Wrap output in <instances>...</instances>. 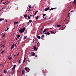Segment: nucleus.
<instances>
[{
	"label": "nucleus",
	"instance_id": "obj_1",
	"mask_svg": "<svg viewBox=\"0 0 76 76\" xmlns=\"http://www.w3.org/2000/svg\"><path fill=\"white\" fill-rule=\"evenodd\" d=\"M25 29L26 28H23L22 29H20L19 30V31L20 32V33H23L25 31Z\"/></svg>",
	"mask_w": 76,
	"mask_h": 76
},
{
	"label": "nucleus",
	"instance_id": "obj_2",
	"mask_svg": "<svg viewBox=\"0 0 76 76\" xmlns=\"http://www.w3.org/2000/svg\"><path fill=\"white\" fill-rule=\"evenodd\" d=\"M16 66V65H14L13 66V68H12V71H15V69Z\"/></svg>",
	"mask_w": 76,
	"mask_h": 76
},
{
	"label": "nucleus",
	"instance_id": "obj_3",
	"mask_svg": "<svg viewBox=\"0 0 76 76\" xmlns=\"http://www.w3.org/2000/svg\"><path fill=\"white\" fill-rule=\"evenodd\" d=\"M31 56H34L35 53H34V52H31Z\"/></svg>",
	"mask_w": 76,
	"mask_h": 76
},
{
	"label": "nucleus",
	"instance_id": "obj_4",
	"mask_svg": "<svg viewBox=\"0 0 76 76\" xmlns=\"http://www.w3.org/2000/svg\"><path fill=\"white\" fill-rule=\"evenodd\" d=\"M49 8H50V7H48V8L45 9V11H47V10H48Z\"/></svg>",
	"mask_w": 76,
	"mask_h": 76
},
{
	"label": "nucleus",
	"instance_id": "obj_5",
	"mask_svg": "<svg viewBox=\"0 0 76 76\" xmlns=\"http://www.w3.org/2000/svg\"><path fill=\"white\" fill-rule=\"evenodd\" d=\"M37 37L38 38V39H41V37H40V36H37Z\"/></svg>",
	"mask_w": 76,
	"mask_h": 76
},
{
	"label": "nucleus",
	"instance_id": "obj_6",
	"mask_svg": "<svg viewBox=\"0 0 76 76\" xmlns=\"http://www.w3.org/2000/svg\"><path fill=\"white\" fill-rule=\"evenodd\" d=\"M19 22H18V21H16L14 23V24H15V25H17V24H18V23Z\"/></svg>",
	"mask_w": 76,
	"mask_h": 76
},
{
	"label": "nucleus",
	"instance_id": "obj_7",
	"mask_svg": "<svg viewBox=\"0 0 76 76\" xmlns=\"http://www.w3.org/2000/svg\"><path fill=\"white\" fill-rule=\"evenodd\" d=\"M74 3L76 5V0H74Z\"/></svg>",
	"mask_w": 76,
	"mask_h": 76
},
{
	"label": "nucleus",
	"instance_id": "obj_8",
	"mask_svg": "<svg viewBox=\"0 0 76 76\" xmlns=\"http://www.w3.org/2000/svg\"><path fill=\"white\" fill-rule=\"evenodd\" d=\"M25 60H26V58H24V60L23 62V63H24V62H25Z\"/></svg>",
	"mask_w": 76,
	"mask_h": 76
},
{
	"label": "nucleus",
	"instance_id": "obj_9",
	"mask_svg": "<svg viewBox=\"0 0 76 76\" xmlns=\"http://www.w3.org/2000/svg\"><path fill=\"white\" fill-rule=\"evenodd\" d=\"M24 73H25V71H24V70H23L22 71V75H23L24 74Z\"/></svg>",
	"mask_w": 76,
	"mask_h": 76
},
{
	"label": "nucleus",
	"instance_id": "obj_10",
	"mask_svg": "<svg viewBox=\"0 0 76 76\" xmlns=\"http://www.w3.org/2000/svg\"><path fill=\"white\" fill-rule=\"evenodd\" d=\"M4 20V18H3V19L0 18V21H1L2 20Z\"/></svg>",
	"mask_w": 76,
	"mask_h": 76
},
{
	"label": "nucleus",
	"instance_id": "obj_11",
	"mask_svg": "<svg viewBox=\"0 0 76 76\" xmlns=\"http://www.w3.org/2000/svg\"><path fill=\"white\" fill-rule=\"evenodd\" d=\"M14 46H15V44H14L12 45L11 47V48H14Z\"/></svg>",
	"mask_w": 76,
	"mask_h": 76
},
{
	"label": "nucleus",
	"instance_id": "obj_12",
	"mask_svg": "<svg viewBox=\"0 0 76 76\" xmlns=\"http://www.w3.org/2000/svg\"><path fill=\"white\" fill-rule=\"evenodd\" d=\"M38 11H37L34 14V15H36V14H37V13H38Z\"/></svg>",
	"mask_w": 76,
	"mask_h": 76
},
{
	"label": "nucleus",
	"instance_id": "obj_13",
	"mask_svg": "<svg viewBox=\"0 0 76 76\" xmlns=\"http://www.w3.org/2000/svg\"><path fill=\"white\" fill-rule=\"evenodd\" d=\"M37 47L35 46L34 48V50H37Z\"/></svg>",
	"mask_w": 76,
	"mask_h": 76
},
{
	"label": "nucleus",
	"instance_id": "obj_14",
	"mask_svg": "<svg viewBox=\"0 0 76 76\" xmlns=\"http://www.w3.org/2000/svg\"><path fill=\"white\" fill-rule=\"evenodd\" d=\"M27 15H24V17L25 18H26V17H27Z\"/></svg>",
	"mask_w": 76,
	"mask_h": 76
},
{
	"label": "nucleus",
	"instance_id": "obj_15",
	"mask_svg": "<svg viewBox=\"0 0 76 76\" xmlns=\"http://www.w3.org/2000/svg\"><path fill=\"white\" fill-rule=\"evenodd\" d=\"M37 45H38V46H39V45H40V43H39V42H38L37 44Z\"/></svg>",
	"mask_w": 76,
	"mask_h": 76
},
{
	"label": "nucleus",
	"instance_id": "obj_16",
	"mask_svg": "<svg viewBox=\"0 0 76 76\" xmlns=\"http://www.w3.org/2000/svg\"><path fill=\"white\" fill-rule=\"evenodd\" d=\"M54 9H56V8H51V10H54Z\"/></svg>",
	"mask_w": 76,
	"mask_h": 76
},
{
	"label": "nucleus",
	"instance_id": "obj_17",
	"mask_svg": "<svg viewBox=\"0 0 76 76\" xmlns=\"http://www.w3.org/2000/svg\"><path fill=\"white\" fill-rule=\"evenodd\" d=\"M46 34L47 35H50V33L49 32H48Z\"/></svg>",
	"mask_w": 76,
	"mask_h": 76
},
{
	"label": "nucleus",
	"instance_id": "obj_18",
	"mask_svg": "<svg viewBox=\"0 0 76 76\" xmlns=\"http://www.w3.org/2000/svg\"><path fill=\"white\" fill-rule=\"evenodd\" d=\"M61 26V25H57V27H60Z\"/></svg>",
	"mask_w": 76,
	"mask_h": 76
},
{
	"label": "nucleus",
	"instance_id": "obj_19",
	"mask_svg": "<svg viewBox=\"0 0 76 76\" xmlns=\"http://www.w3.org/2000/svg\"><path fill=\"white\" fill-rule=\"evenodd\" d=\"M46 14H43V17H44V16H45Z\"/></svg>",
	"mask_w": 76,
	"mask_h": 76
},
{
	"label": "nucleus",
	"instance_id": "obj_20",
	"mask_svg": "<svg viewBox=\"0 0 76 76\" xmlns=\"http://www.w3.org/2000/svg\"><path fill=\"white\" fill-rule=\"evenodd\" d=\"M21 61V59H20L19 61V62H18V63H21V62H20V61Z\"/></svg>",
	"mask_w": 76,
	"mask_h": 76
},
{
	"label": "nucleus",
	"instance_id": "obj_21",
	"mask_svg": "<svg viewBox=\"0 0 76 76\" xmlns=\"http://www.w3.org/2000/svg\"><path fill=\"white\" fill-rule=\"evenodd\" d=\"M28 19H31V18L29 15H28Z\"/></svg>",
	"mask_w": 76,
	"mask_h": 76
},
{
	"label": "nucleus",
	"instance_id": "obj_22",
	"mask_svg": "<svg viewBox=\"0 0 76 76\" xmlns=\"http://www.w3.org/2000/svg\"><path fill=\"white\" fill-rule=\"evenodd\" d=\"M25 69L26 70H28V68L26 67L25 68Z\"/></svg>",
	"mask_w": 76,
	"mask_h": 76
},
{
	"label": "nucleus",
	"instance_id": "obj_23",
	"mask_svg": "<svg viewBox=\"0 0 76 76\" xmlns=\"http://www.w3.org/2000/svg\"><path fill=\"white\" fill-rule=\"evenodd\" d=\"M50 32L52 34H54V32H53V31H51Z\"/></svg>",
	"mask_w": 76,
	"mask_h": 76
},
{
	"label": "nucleus",
	"instance_id": "obj_24",
	"mask_svg": "<svg viewBox=\"0 0 76 76\" xmlns=\"http://www.w3.org/2000/svg\"><path fill=\"white\" fill-rule=\"evenodd\" d=\"M27 38V36H26L24 38V39H25Z\"/></svg>",
	"mask_w": 76,
	"mask_h": 76
},
{
	"label": "nucleus",
	"instance_id": "obj_25",
	"mask_svg": "<svg viewBox=\"0 0 76 76\" xmlns=\"http://www.w3.org/2000/svg\"><path fill=\"white\" fill-rule=\"evenodd\" d=\"M46 31H47V30H46V29H45L43 31V32H46Z\"/></svg>",
	"mask_w": 76,
	"mask_h": 76
},
{
	"label": "nucleus",
	"instance_id": "obj_26",
	"mask_svg": "<svg viewBox=\"0 0 76 76\" xmlns=\"http://www.w3.org/2000/svg\"><path fill=\"white\" fill-rule=\"evenodd\" d=\"M20 37V35H18V36L17 38H19Z\"/></svg>",
	"mask_w": 76,
	"mask_h": 76
},
{
	"label": "nucleus",
	"instance_id": "obj_27",
	"mask_svg": "<svg viewBox=\"0 0 76 76\" xmlns=\"http://www.w3.org/2000/svg\"><path fill=\"white\" fill-rule=\"evenodd\" d=\"M1 47H3V48H4V45H2L1 46Z\"/></svg>",
	"mask_w": 76,
	"mask_h": 76
},
{
	"label": "nucleus",
	"instance_id": "obj_28",
	"mask_svg": "<svg viewBox=\"0 0 76 76\" xmlns=\"http://www.w3.org/2000/svg\"><path fill=\"white\" fill-rule=\"evenodd\" d=\"M5 8H6V7H4L2 8V9H5Z\"/></svg>",
	"mask_w": 76,
	"mask_h": 76
},
{
	"label": "nucleus",
	"instance_id": "obj_29",
	"mask_svg": "<svg viewBox=\"0 0 76 76\" xmlns=\"http://www.w3.org/2000/svg\"><path fill=\"white\" fill-rule=\"evenodd\" d=\"M29 22H30V23H31V22H32V20H29Z\"/></svg>",
	"mask_w": 76,
	"mask_h": 76
},
{
	"label": "nucleus",
	"instance_id": "obj_30",
	"mask_svg": "<svg viewBox=\"0 0 76 76\" xmlns=\"http://www.w3.org/2000/svg\"><path fill=\"white\" fill-rule=\"evenodd\" d=\"M38 17H39L38 16H37L36 18V19H38Z\"/></svg>",
	"mask_w": 76,
	"mask_h": 76
},
{
	"label": "nucleus",
	"instance_id": "obj_31",
	"mask_svg": "<svg viewBox=\"0 0 76 76\" xmlns=\"http://www.w3.org/2000/svg\"><path fill=\"white\" fill-rule=\"evenodd\" d=\"M12 57H10L9 58V60H11V59H12Z\"/></svg>",
	"mask_w": 76,
	"mask_h": 76
},
{
	"label": "nucleus",
	"instance_id": "obj_32",
	"mask_svg": "<svg viewBox=\"0 0 76 76\" xmlns=\"http://www.w3.org/2000/svg\"><path fill=\"white\" fill-rule=\"evenodd\" d=\"M28 12H31V10L30 9H29L28 10Z\"/></svg>",
	"mask_w": 76,
	"mask_h": 76
},
{
	"label": "nucleus",
	"instance_id": "obj_33",
	"mask_svg": "<svg viewBox=\"0 0 76 76\" xmlns=\"http://www.w3.org/2000/svg\"><path fill=\"white\" fill-rule=\"evenodd\" d=\"M6 70H4V73H5V74H6Z\"/></svg>",
	"mask_w": 76,
	"mask_h": 76
},
{
	"label": "nucleus",
	"instance_id": "obj_34",
	"mask_svg": "<svg viewBox=\"0 0 76 76\" xmlns=\"http://www.w3.org/2000/svg\"><path fill=\"white\" fill-rule=\"evenodd\" d=\"M2 37H5V34H3V35H2Z\"/></svg>",
	"mask_w": 76,
	"mask_h": 76
},
{
	"label": "nucleus",
	"instance_id": "obj_35",
	"mask_svg": "<svg viewBox=\"0 0 76 76\" xmlns=\"http://www.w3.org/2000/svg\"><path fill=\"white\" fill-rule=\"evenodd\" d=\"M19 55V53H18L17 55V56H18Z\"/></svg>",
	"mask_w": 76,
	"mask_h": 76
},
{
	"label": "nucleus",
	"instance_id": "obj_36",
	"mask_svg": "<svg viewBox=\"0 0 76 76\" xmlns=\"http://www.w3.org/2000/svg\"><path fill=\"white\" fill-rule=\"evenodd\" d=\"M42 38H44V35H43L41 36Z\"/></svg>",
	"mask_w": 76,
	"mask_h": 76
},
{
	"label": "nucleus",
	"instance_id": "obj_37",
	"mask_svg": "<svg viewBox=\"0 0 76 76\" xmlns=\"http://www.w3.org/2000/svg\"><path fill=\"white\" fill-rule=\"evenodd\" d=\"M4 53V51H3L1 52V53Z\"/></svg>",
	"mask_w": 76,
	"mask_h": 76
},
{
	"label": "nucleus",
	"instance_id": "obj_38",
	"mask_svg": "<svg viewBox=\"0 0 76 76\" xmlns=\"http://www.w3.org/2000/svg\"><path fill=\"white\" fill-rule=\"evenodd\" d=\"M63 27H61L60 28V29H63Z\"/></svg>",
	"mask_w": 76,
	"mask_h": 76
},
{
	"label": "nucleus",
	"instance_id": "obj_39",
	"mask_svg": "<svg viewBox=\"0 0 76 76\" xmlns=\"http://www.w3.org/2000/svg\"><path fill=\"white\" fill-rule=\"evenodd\" d=\"M28 7H29V8H31V7L30 6H29Z\"/></svg>",
	"mask_w": 76,
	"mask_h": 76
},
{
	"label": "nucleus",
	"instance_id": "obj_40",
	"mask_svg": "<svg viewBox=\"0 0 76 76\" xmlns=\"http://www.w3.org/2000/svg\"><path fill=\"white\" fill-rule=\"evenodd\" d=\"M47 19V17H45L44 19Z\"/></svg>",
	"mask_w": 76,
	"mask_h": 76
},
{
	"label": "nucleus",
	"instance_id": "obj_41",
	"mask_svg": "<svg viewBox=\"0 0 76 76\" xmlns=\"http://www.w3.org/2000/svg\"><path fill=\"white\" fill-rule=\"evenodd\" d=\"M32 16H33L32 15H30V17H32Z\"/></svg>",
	"mask_w": 76,
	"mask_h": 76
},
{
	"label": "nucleus",
	"instance_id": "obj_42",
	"mask_svg": "<svg viewBox=\"0 0 76 76\" xmlns=\"http://www.w3.org/2000/svg\"><path fill=\"white\" fill-rule=\"evenodd\" d=\"M6 3V2H5L4 3H3V4H5V3Z\"/></svg>",
	"mask_w": 76,
	"mask_h": 76
},
{
	"label": "nucleus",
	"instance_id": "obj_43",
	"mask_svg": "<svg viewBox=\"0 0 76 76\" xmlns=\"http://www.w3.org/2000/svg\"><path fill=\"white\" fill-rule=\"evenodd\" d=\"M7 30H9V28H7Z\"/></svg>",
	"mask_w": 76,
	"mask_h": 76
},
{
	"label": "nucleus",
	"instance_id": "obj_44",
	"mask_svg": "<svg viewBox=\"0 0 76 76\" xmlns=\"http://www.w3.org/2000/svg\"><path fill=\"white\" fill-rule=\"evenodd\" d=\"M47 33L45 32V34L46 35H47Z\"/></svg>",
	"mask_w": 76,
	"mask_h": 76
},
{
	"label": "nucleus",
	"instance_id": "obj_45",
	"mask_svg": "<svg viewBox=\"0 0 76 76\" xmlns=\"http://www.w3.org/2000/svg\"><path fill=\"white\" fill-rule=\"evenodd\" d=\"M3 1V0H1V2H2V1Z\"/></svg>",
	"mask_w": 76,
	"mask_h": 76
},
{
	"label": "nucleus",
	"instance_id": "obj_46",
	"mask_svg": "<svg viewBox=\"0 0 76 76\" xmlns=\"http://www.w3.org/2000/svg\"><path fill=\"white\" fill-rule=\"evenodd\" d=\"M34 39H33V42H34Z\"/></svg>",
	"mask_w": 76,
	"mask_h": 76
},
{
	"label": "nucleus",
	"instance_id": "obj_47",
	"mask_svg": "<svg viewBox=\"0 0 76 76\" xmlns=\"http://www.w3.org/2000/svg\"><path fill=\"white\" fill-rule=\"evenodd\" d=\"M7 22V20H5V22Z\"/></svg>",
	"mask_w": 76,
	"mask_h": 76
},
{
	"label": "nucleus",
	"instance_id": "obj_48",
	"mask_svg": "<svg viewBox=\"0 0 76 76\" xmlns=\"http://www.w3.org/2000/svg\"><path fill=\"white\" fill-rule=\"evenodd\" d=\"M8 31L7 30H5V31Z\"/></svg>",
	"mask_w": 76,
	"mask_h": 76
},
{
	"label": "nucleus",
	"instance_id": "obj_49",
	"mask_svg": "<svg viewBox=\"0 0 76 76\" xmlns=\"http://www.w3.org/2000/svg\"><path fill=\"white\" fill-rule=\"evenodd\" d=\"M49 10H51V9H50Z\"/></svg>",
	"mask_w": 76,
	"mask_h": 76
},
{
	"label": "nucleus",
	"instance_id": "obj_50",
	"mask_svg": "<svg viewBox=\"0 0 76 76\" xmlns=\"http://www.w3.org/2000/svg\"><path fill=\"white\" fill-rule=\"evenodd\" d=\"M27 23H29V22H28V21L27 22Z\"/></svg>",
	"mask_w": 76,
	"mask_h": 76
},
{
	"label": "nucleus",
	"instance_id": "obj_51",
	"mask_svg": "<svg viewBox=\"0 0 76 76\" xmlns=\"http://www.w3.org/2000/svg\"><path fill=\"white\" fill-rule=\"evenodd\" d=\"M12 49H13V48H11V50H12Z\"/></svg>",
	"mask_w": 76,
	"mask_h": 76
},
{
	"label": "nucleus",
	"instance_id": "obj_52",
	"mask_svg": "<svg viewBox=\"0 0 76 76\" xmlns=\"http://www.w3.org/2000/svg\"><path fill=\"white\" fill-rule=\"evenodd\" d=\"M14 57H16V55H14Z\"/></svg>",
	"mask_w": 76,
	"mask_h": 76
},
{
	"label": "nucleus",
	"instance_id": "obj_53",
	"mask_svg": "<svg viewBox=\"0 0 76 76\" xmlns=\"http://www.w3.org/2000/svg\"><path fill=\"white\" fill-rule=\"evenodd\" d=\"M7 4V3H6V4H5V5H6V4Z\"/></svg>",
	"mask_w": 76,
	"mask_h": 76
},
{
	"label": "nucleus",
	"instance_id": "obj_54",
	"mask_svg": "<svg viewBox=\"0 0 76 76\" xmlns=\"http://www.w3.org/2000/svg\"><path fill=\"white\" fill-rule=\"evenodd\" d=\"M17 39H18V38H16V40H17Z\"/></svg>",
	"mask_w": 76,
	"mask_h": 76
},
{
	"label": "nucleus",
	"instance_id": "obj_55",
	"mask_svg": "<svg viewBox=\"0 0 76 76\" xmlns=\"http://www.w3.org/2000/svg\"><path fill=\"white\" fill-rule=\"evenodd\" d=\"M44 32L43 31L42 32V34H44Z\"/></svg>",
	"mask_w": 76,
	"mask_h": 76
},
{
	"label": "nucleus",
	"instance_id": "obj_56",
	"mask_svg": "<svg viewBox=\"0 0 76 76\" xmlns=\"http://www.w3.org/2000/svg\"><path fill=\"white\" fill-rule=\"evenodd\" d=\"M73 12V11H72L71 12Z\"/></svg>",
	"mask_w": 76,
	"mask_h": 76
},
{
	"label": "nucleus",
	"instance_id": "obj_57",
	"mask_svg": "<svg viewBox=\"0 0 76 76\" xmlns=\"http://www.w3.org/2000/svg\"><path fill=\"white\" fill-rule=\"evenodd\" d=\"M20 41V39H19V41H18L19 42Z\"/></svg>",
	"mask_w": 76,
	"mask_h": 76
},
{
	"label": "nucleus",
	"instance_id": "obj_58",
	"mask_svg": "<svg viewBox=\"0 0 76 76\" xmlns=\"http://www.w3.org/2000/svg\"><path fill=\"white\" fill-rule=\"evenodd\" d=\"M1 10H0V11H1Z\"/></svg>",
	"mask_w": 76,
	"mask_h": 76
},
{
	"label": "nucleus",
	"instance_id": "obj_59",
	"mask_svg": "<svg viewBox=\"0 0 76 76\" xmlns=\"http://www.w3.org/2000/svg\"><path fill=\"white\" fill-rule=\"evenodd\" d=\"M0 76H2V75H1Z\"/></svg>",
	"mask_w": 76,
	"mask_h": 76
},
{
	"label": "nucleus",
	"instance_id": "obj_60",
	"mask_svg": "<svg viewBox=\"0 0 76 76\" xmlns=\"http://www.w3.org/2000/svg\"><path fill=\"white\" fill-rule=\"evenodd\" d=\"M1 49L0 50V51H1Z\"/></svg>",
	"mask_w": 76,
	"mask_h": 76
},
{
	"label": "nucleus",
	"instance_id": "obj_61",
	"mask_svg": "<svg viewBox=\"0 0 76 76\" xmlns=\"http://www.w3.org/2000/svg\"><path fill=\"white\" fill-rule=\"evenodd\" d=\"M7 3V4H8V3H9V2H8Z\"/></svg>",
	"mask_w": 76,
	"mask_h": 76
},
{
	"label": "nucleus",
	"instance_id": "obj_62",
	"mask_svg": "<svg viewBox=\"0 0 76 76\" xmlns=\"http://www.w3.org/2000/svg\"><path fill=\"white\" fill-rule=\"evenodd\" d=\"M10 55L9 56V57H10Z\"/></svg>",
	"mask_w": 76,
	"mask_h": 76
},
{
	"label": "nucleus",
	"instance_id": "obj_63",
	"mask_svg": "<svg viewBox=\"0 0 76 76\" xmlns=\"http://www.w3.org/2000/svg\"><path fill=\"white\" fill-rule=\"evenodd\" d=\"M15 47H16V45H15Z\"/></svg>",
	"mask_w": 76,
	"mask_h": 76
},
{
	"label": "nucleus",
	"instance_id": "obj_64",
	"mask_svg": "<svg viewBox=\"0 0 76 76\" xmlns=\"http://www.w3.org/2000/svg\"><path fill=\"white\" fill-rule=\"evenodd\" d=\"M26 76H27V75H26Z\"/></svg>",
	"mask_w": 76,
	"mask_h": 76
}]
</instances>
